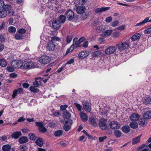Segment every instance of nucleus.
I'll return each mask as SVG.
<instances>
[{
	"label": "nucleus",
	"instance_id": "29",
	"mask_svg": "<svg viewBox=\"0 0 151 151\" xmlns=\"http://www.w3.org/2000/svg\"><path fill=\"white\" fill-rule=\"evenodd\" d=\"M112 30H108L105 31L102 34V36L104 37H107L110 36L112 32Z\"/></svg>",
	"mask_w": 151,
	"mask_h": 151
},
{
	"label": "nucleus",
	"instance_id": "37",
	"mask_svg": "<svg viewBox=\"0 0 151 151\" xmlns=\"http://www.w3.org/2000/svg\"><path fill=\"white\" fill-rule=\"evenodd\" d=\"M141 136V135H140L136 138H134L133 139L132 143L133 144H137L139 142L140 140V138Z\"/></svg>",
	"mask_w": 151,
	"mask_h": 151
},
{
	"label": "nucleus",
	"instance_id": "38",
	"mask_svg": "<svg viewBox=\"0 0 151 151\" xmlns=\"http://www.w3.org/2000/svg\"><path fill=\"white\" fill-rule=\"evenodd\" d=\"M101 51L97 50L94 51L92 53V56L93 58L97 57L99 56L101 54Z\"/></svg>",
	"mask_w": 151,
	"mask_h": 151
},
{
	"label": "nucleus",
	"instance_id": "50",
	"mask_svg": "<svg viewBox=\"0 0 151 151\" xmlns=\"http://www.w3.org/2000/svg\"><path fill=\"white\" fill-rule=\"evenodd\" d=\"M73 38V36L71 35H68L66 38V41L68 43H70Z\"/></svg>",
	"mask_w": 151,
	"mask_h": 151
},
{
	"label": "nucleus",
	"instance_id": "48",
	"mask_svg": "<svg viewBox=\"0 0 151 151\" xmlns=\"http://www.w3.org/2000/svg\"><path fill=\"white\" fill-rule=\"evenodd\" d=\"M23 35L20 34H16L15 35V38L17 40H21L23 37Z\"/></svg>",
	"mask_w": 151,
	"mask_h": 151
},
{
	"label": "nucleus",
	"instance_id": "15",
	"mask_svg": "<svg viewBox=\"0 0 151 151\" xmlns=\"http://www.w3.org/2000/svg\"><path fill=\"white\" fill-rule=\"evenodd\" d=\"M89 121L91 125L94 127L98 126L97 122V120L93 116H91L89 118Z\"/></svg>",
	"mask_w": 151,
	"mask_h": 151
},
{
	"label": "nucleus",
	"instance_id": "21",
	"mask_svg": "<svg viewBox=\"0 0 151 151\" xmlns=\"http://www.w3.org/2000/svg\"><path fill=\"white\" fill-rule=\"evenodd\" d=\"M150 17L145 18L142 21L139 23L137 24L135 26V27H138L140 26H142L145 24L146 23L148 22L149 19Z\"/></svg>",
	"mask_w": 151,
	"mask_h": 151
},
{
	"label": "nucleus",
	"instance_id": "51",
	"mask_svg": "<svg viewBox=\"0 0 151 151\" xmlns=\"http://www.w3.org/2000/svg\"><path fill=\"white\" fill-rule=\"evenodd\" d=\"M27 149V147L24 145H23L20 146V149L21 151H26Z\"/></svg>",
	"mask_w": 151,
	"mask_h": 151
},
{
	"label": "nucleus",
	"instance_id": "42",
	"mask_svg": "<svg viewBox=\"0 0 151 151\" xmlns=\"http://www.w3.org/2000/svg\"><path fill=\"white\" fill-rule=\"evenodd\" d=\"M63 133V132L62 130H57L55 132L54 135L56 137H59Z\"/></svg>",
	"mask_w": 151,
	"mask_h": 151
},
{
	"label": "nucleus",
	"instance_id": "31",
	"mask_svg": "<svg viewBox=\"0 0 151 151\" xmlns=\"http://www.w3.org/2000/svg\"><path fill=\"white\" fill-rule=\"evenodd\" d=\"M129 125L131 128L136 129L137 127L138 124L135 121L132 122L130 123Z\"/></svg>",
	"mask_w": 151,
	"mask_h": 151
},
{
	"label": "nucleus",
	"instance_id": "3",
	"mask_svg": "<svg viewBox=\"0 0 151 151\" xmlns=\"http://www.w3.org/2000/svg\"><path fill=\"white\" fill-rule=\"evenodd\" d=\"M50 60V59L48 56L43 55L40 58L39 62L41 64L44 65L49 63Z\"/></svg>",
	"mask_w": 151,
	"mask_h": 151
},
{
	"label": "nucleus",
	"instance_id": "45",
	"mask_svg": "<svg viewBox=\"0 0 151 151\" xmlns=\"http://www.w3.org/2000/svg\"><path fill=\"white\" fill-rule=\"evenodd\" d=\"M29 137L30 139L31 140H35L36 139V137L35 135L33 133L29 134Z\"/></svg>",
	"mask_w": 151,
	"mask_h": 151
},
{
	"label": "nucleus",
	"instance_id": "9",
	"mask_svg": "<svg viewBox=\"0 0 151 151\" xmlns=\"http://www.w3.org/2000/svg\"><path fill=\"white\" fill-rule=\"evenodd\" d=\"M55 47L56 45L55 43L52 41H50L47 43L46 49L49 51H52L54 50Z\"/></svg>",
	"mask_w": 151,
	"mask_h": 151
},
{
	"label": "nucleus",
	"instance_id": "64",
	"mask_svg": "<svg viewBox=\"0 0 151 151\" xmlns=\"http://www.w3.org/2000/svg\"><path fill=\"white\" fill-rule=\"evenodd\" d=\"M7 137L6 136L4 135L1 137H0V140L2 141H4L6 140Z\"/></svg>",
	"mask_w": 151,
	"mask_h": 151
},
{
	"label": "nucleus",
	"instance_id": "59",
	"mask_svg": "<svg viewBox=\"0 0 151 151\" xmlns=\"http://www.w3.org/2000/svg\"><path fill=\"white\" fill-rule=\"evenodd\" d=\"M17 93H18L17 91V89H15V90H14V91L13 92V93L12 95V98L13 99L14 98L17 96Z\"/></svg>",
	"mask_w": 151,
	"mask_h": 151
},
{
	"label": "nucleus",
	"instance_id": "22",
	"mask_svg": "<svg viewBox=\"0 0 151 151\" xmlns=\"http://www.w3.org/2000/svg\"><path fill=\"white\" fill-rule=\"evenodd\" d=\"M28 63L29 64H28V67L29 69L39 67L37 64H35V63H33L32 61H28Z\"/></svg>",
	"mask_w": 151,
	"mask_h": 151
},
{
	"label": "nucleus",
	"instance_id": "17",
	"mask_svg": "<svg viewBox=\"0 0 151 151\" xmlns=\"http://www.w3.org/2000/svg\"><path fill=\"white\" fill-rule=\"evenodd\" d=\"M139 118V116L137 113L133 114L130 116V119L132 121H137Z\"/></svg>",
	"mask_w": 151,
	"mask_h": 151
},
{
	"label": "nucleus",
	"instance_id": "30",
	"mask_svg": "<svg viewBox=\"0 0 151 151\" xmlns=\"http://www.w3.org/2000/svg\"><path fill=\"white\" fill-rule=\"evenodd\" d=\"M66 17L63 15H61L60 16L59 18L58 21L60 23H64L65 21Z\"/></svg>",
	"mask_w": 151,
	"mask_h": 151
},
{
	"label": "nucleus",
	"instance_id": "8",
	"mask_svg": "<svg viewBox=\"0 0 151 151\" xmlns=\"http://www.w3.org/2000/svg\"><path fill=\"white\" fill-rule=\"evenodd\" d=\"M22 62L18 60H14L11 63V65L15 68H22Z\"/></svg>",
	"mask_w": 151,
	"mask_h": 151
},
{
	"label": "nucleus",
	"instance_id": "5",
	"mask_svg": "<svg viewBox=\"0 0 151 151\" xmlns=\"http://www.w3.org/2000/svg\"><path fill=\"white\" fill-rule=\"evenodd\" d=\"M73 123L72 120H69L65 122V124L63 127V129L65 131L69 130L71 128V126Z\"/></svg>",
	"mask_w": 151,
	"mask_h": 151
},
{
	"label": "nucleus",
	"instance_id": "11",
	"mask_svg": "<svg viewBox=\"0 0 151 151\" xmlns=\"http://www.w3.org/2000/svg\"><path fill=\"white\" fill-rule=\"evenodd\" d=\"M0 4H1V5H2V8H3V10L4 11H9L11 9V6L8 4H5L4 2V1H0Z\"/></svg>",
	"mask_w": 151,
	"mask_h": 151
},
{
	"label": "nucleus",
	"instance_id": "34",
	"mask_svg": "<svg viewBox=\"0 0 151 151\" xmlns=\"http://www.w3.org/2000/svg\"><path fill=\"white\" fill-rule=\"evenodd\" d=\"M63 116L66 119H69L71 117V114L67 111H65L63 112Z\"/></svg>",
	"mask_w": 151,
	"mask_h": 151
},
{
	"label": "nucleus",
	"instance_id": "36",
	"mask_svg": "<svg viewBox=\"0 0 151 151\" xmlns=\"http://www.w3.org/2000/svg\"><path fill=\"white\" fill-rule=\"evenodd\" d=\"M7 12L2 9H0V18H4L6 16Z\"/></svg>",
	"mask_w": 151,
	"mask_h": 151
},
{
	"label": "nucleus",
	"instance_id": "28",
	"mask_svg": "<svg viewBox=\"0 0 151 151\" xmlns=\"http://www.w3.org/2000/svg\"><path fill=\"white\" fill-rule=\"evenodd\" d=\"M35 79L36 81L33 83V84L35 87H38L41 85V83L40 82L37 81V80L38 79H41V78L40 77L35 78Z\"/></svg>",
	"mask_w": 151,
	"mask_h": 151
},
{
	"label": "nucleus",
	"instance_id": "12",
	"mask_svg": "<svg viewBox=\"0 0 151 151\" xmlns=\"http://www.w3.org/2000/svg\"><path fill=\"white\" fill-rule=\"evenodd\" d=\"M88 55L89 53L88 51H83L79 53L78 57L80 59H83L88 56Z\"/></svg>",
	"mask_w": 151,
	"mask_h": 151
},
{
	"label": "nucleus",
	"instance_id": "14",
	"mask_svg": "<svg viewBox=\"0 0 151 151\" xmlns=\"http://www.w3.org/2000/svg\"><path fill=\"white\" fill-rule=\"evenodd\" d=\"M60 24L58 21L56 20H54L52 23L53 28L55 29H58L60 27Z\"/></svg>",
	"mask_w": 151,
	"mask_h": 151
},
{
	"label": "nucleus",
	"instance_id": "4",
	"mask_svg": "<svg viewBox=\"0 0 151 151\" xmlns=\"http://www.w3.org/2000/svg\"><path fill=\"white\" fill-rule=\"evenodd\" d=\"M109 126L110 128L112 129H118L120 128V124L117 121H113L110 122Z\"/></svg>",
	"mask_w": 151,
	"mask_h": 151
},
{
	"label": "nucleus",
	"instance_id": "6",
	"mask_svg": "<svg viewBox=\"0 0 151 151\" xmlns=\"http://www.w3.org/2000/svg\"><path fill=\"white\" fill-rule=\"evenodd\" d=\"M43 123L40 122H35L36 125L39 127V129L40 132L44 133L45 132L47 129L44 127Z\"/></svg>",
	"mask_w": 151,
	"mask_h": 151
},
{
	"label": "nucleus",
	"instance_id": "58",
	"mask_svg": "<svg viewBox=\"0 0 151 151\" xmlns=\"http://www.w3.org/2000/svg\"><path fill=\"white\" fill-rule=\"evenodd\" d=\"M107 138L106 136H104L103 137H100L99 138V141L100 142H102L104 141V140Z\"/></svg>",
	"mask_w": 151,
	"mask_h": 151
},
{
	"label": "nucleus",
	"instance_id": "61",
	"mask_svg": "<svg viewBox=\"0 0 151 151\" xmlns=\"http://www.w3.org/2000/svg\"><path fill=\"white\" fill-rule=\"evenodd\" d=\"M68 105H61L60 106V109L61 110L64 111L65 110L66 108L68 107Z\"/></svg>",
	"mask_w": 151,
	"mask_h": 151
},
{
	"label": "nucleus",
	"instance_id": "16",
	"mask_svg": "<svg viewBox=\"0 0 151 151\" xmlns=\"http://www.w3.org/2000/svg\"><path fill=\"white\" fill-rule=\"evenodd\" d=\"M22 135V133L20 131H16L12 133L11 135L12 138L15 139H17L19 138Z\"/></svg>",
	"mask_w": 151,
	"mask_h": 151
},
{
	"label": "nucleus",
	"instance_id": "43",
	"mask_svg": "<svg viewBox=\"0 0 151 151\" xmlns=\"http://www.w3.org/2000/svg\"><path fill=\"white\" fill-rule=\"evenodd\" d=\"M7 65V63L5 60L2 59H0V66L5 67Z\"/></svg>",
	"mask_w": 151,
	"mask_h": 151
},
{
	"label": "nucleus",
	"instance_id": "57",
	"mask_svg": "<svg viewBox=\"0 0 151 151\" xmlns=\"http://www.w3.org/2000/svg\"><path fill=\"white\" fill-rule=\"evenodd\" d=\"M75 106L77 108V109L79 111H80L81 110V106L78 104L75 103H74Z\"/></svg>",
	"mask_w": 151,
	"mask_h": 151
},
{
	"label": "nucleus",
	"instance_id": "41",
	"mask_svg": "<svg viewBox=\"0 0 151 151\" xmlns=\"http://www.w3.org/2000/svg\"><path fill=\"white\" fill-rule=\"evenodd\" d=\"M77 40V38H75L73 40V44H75L76 47H78L80 46V45L81 43L78 40L76 41V40Z\"/></svg>",
	"mask_w": 151,
	"mask_h": 151
},
{
	"label": "nucleus",
	"instance_id": "40",
	"mask_svg": "<svg viewBox=\"0 0 151 151\" xmlns=\"http://www.w3.org/2000/svg\"><path fill=\"white\" fill-rule=\"evenodd\" d=\"M114 134L117 137H119L122 136V132L119 130H115L114 131Z\"/></svg>",
	"mask_w": 151,
	"mask_h": 151
},
{
	"label": "nucleus",
	"instance_id": "27",
	"mask_svg": "<svg viewBox=\"0 0 151 151\" xmlns=\"http://www.w3.org/2000/svg\"><path fill=\"white\" fill-rule=\"evenodd\" d=\"M43 141L42 139L41 138H39L35 141V143L38 146L42 147L43 145Z\"/></svg>",
	"mask_w": 151,
	"mask_h": 151
},
{
	"label": "nucleus",
	"instance_id": "53",
	"mask_svg": "<svg viewBox=\"0 0 151 151\" xmlns=\"http://www.w3.org/2000/svg\"><path fill=\"white\" fill-rule=\"evenodd\" d=\"M87 0H77V3L81 5H84L86 2Z\"/></svg>",
	"mask_w": 151,
	"mask_h": 151
},
{
	"label": "nucleus",
	"instance_id": "35",
	"mask_svg": "<svg viewBox=\"0 0 151 151\" xmlns=\"http://www.w3.org/2000/svg\"><path fill=\"white\" fill-rule=\"evenodd\" d=\"M139 125L144 126L147 125V123L144 118L140 119L139 122Z\"/></svg>",
	"mask_w": 151,
	"mask_h": 151
},
{
	"label": "nucleus",
	"instance_id": "1",
	"mask_svg": "<svg viewBox=\"0 0 151 151\" xmlns=\"http://www.w3.org/2000/svg\"><path fill=\"white\" fill-rule=\"evenodd\" d=\"M129 41L127 40L125 42H120L117 44L116 46V47L120 51H122L127 49L129 47Z\"/></svg>",
	"mask_w": 151,
	"mask_h": 151
},
{
	"label": "nucleus",
	"instance_id": "23",
	"mask_svg": "<svg viewBox=\"0 0 151 151\" xmlns=\"http://www.w3.org/2000/svg\"><path fill=\"white\" fill-rule=\"evenodd\" d=\"M143 116L145 119H148L151 118V111H146L143 114Z\"/></svg>",
	"mask_w": 151,
	"mask_h": 151
},
{
	"label": "nucleus",
	"instance_id": "19",
	"mask_svg": "<svg viewBox=\"0 0 151 151\" xmlns=\"http://www.w3.org/2000/svg\"><path fill=\"white\" fill-rule=\"evenodd\" d=\"M83 106L87 112H90L91 111V108L90 104L88 103H84L83 105Z\"/></svg>",
	"mask_w": 151,
	"mask_h": 151
},
{
	"label": "nucleus",
	"instance_id": "63",
	"mask_svg": "<svg viewBox=\"0 0 151 151\" xmlns=\"http://www.w3.org/2000/svg\"><path fill=\"white\" fill-rule=\"evenodd\" d=\"M5 41V38L4 36L2 35H0V41L1 42H4Z\"/></svg>",
	"mask_w": 151,
	"mask_h": 151
},
{
	"label": "nucleus",
	"instance_id": "39",
	"mask_svg": "<svg viewBox=\"0 0 151 151\" xmlns=\"http://www.w3.org/2000/svg\"><path fill=\"white\" fill-rule=\"evenodd\" d=\"M143 103L145 105L151 104V98L150 97L146 98L144 100Z\"/></svg>",
	"mask_w": 151,
	"mask_h": 151
},
{
	"label": "nucleus",
	"instance_id": "44",
	"mask_svg": "<svg viewBox=\"0 0 151 151\" xmlns=\"http://www.w3.org/2000/svg\"><path fill=\"white\" fill-rule=\"evenodd\" d=\"M8 31L10 33H13L15 32L16 31V29L15 27L11 26L9 27Z\"/></svg>",
	"mask_w": 151,
	"mask_h": 151
},
{
	"label": "nucleus",
	"instance_id": "54",
	"mask_svg": "<svg viewBox=\"0 0 151 151\" xmlns=\"http://www.w3.org/2000/svg\"><path fill=\"white\" fill-rule=\"evenodd\" d=\"M6 70L7 71L9 72H13L14 70V68L13 67L8 66L6 68Z\"/></svg>",
	"mask_w": 151,
	"mask_h": 151
},
{
	"label": "nucleus",
	"instance_id": "33",
	"mask_svg": "<svg viewBox=\"0 0 151 151\" xmlns=\"http://www.w3.org/2000/svg\"><path fill=\"white\" fill-rule=\"evenodd\" d=\"M28 61H26L24 62L23 63H22V69L29 70L28 67Z\"/></svg>",
	"mask_w": 151,
	"mask_h": 151
},
{
	"label": "nucleus",
	"instance_id": "13",
	"mask_svg": "<svg viewBox=\"0 0 151 151\" xmlns=\"http://www.w3.org/2000/svg\"><path fill=\"white\" fill-rule=\"evenodd\" d=\"M86 10V7L83 6H78L76 9L77 12L80 14L83 13Z\"/></svg>",
	"mask_w": 151,
	"mask_h": 151
},
{
	"label": "nucleus",
	"instance_id": "25",
	"mask_svg": "<svg viewBox=\"0 0 151 151\" xmlns=\"http://www.w3.org/2000/svg\"><path fill=\"white\" fill-rule=\"evenodd\" d=\"M28 141V138L25 136L20 137L19 139V142L20 144L25 143Z\"/></svg>",
	"mask_w": 151,
	"mask_h": 151
},
{
	"label": "nucleus",
	"instance_id": "18",
	"mask_svg": "<svg viewBox=\"0 0 151 151\" xmlns=\"http://www.w3.org/2000/svg\"><path fill=\"white\" fill-rule=\"evenodd\" d=\"M141 36V35L139 33H136L131 37V39L133 41H136L139 39Z\"/></svg>",
	"mask_w": 151,
	"mask_h": 151
},
{
	"label": "nucleus",
	"instance_id": "24",
	"mask_svg": "<svg viewBox=\"0 0 151 151\" xmlns=\"http://www.w3.org/2000/svg\"><path fill=\"white\" fill-rule=\"evenodd\" d=\"M81 118L83 122H86L88 120V116L87 115L84 113L81 112L80 113Z\"/></svg>",
	"mask_w": 151,
	"mask_h": 151
},
{
	"label": "nucleus",
	"instance_id": "20",
	"mask_svg": "<svg viewBox=\"0 0 151 151\" xmlns=\"http://www.w3.org/2000/svg\"><path fill=\"white\" fill-rule=\"evenodd\" d=\"M109 7H101L100 8H98L96 9L95 10V12L96 13H98L99 12H101L104 11H106L109 9Z\"/></svg>",
	"mask_w": 151,
	"mask_h": 151
},
{
	"label": "nucleus",
	"instance_id": "2",
	"mask_svg": "<svg viewBox=\"0 0 151 151\" xmlns=\"http://www.w3.org/2000/svg\"><path fill=\"white\" fill-rule=\"evenodd\" d=\"M107 120L104 118L99 119V128L102 130H106L108 126L106 124Z\"/></svg>",
	"mask_w": 151,
	"mask_h": 151
},
{
	"label": "nucleus",
	"instance_id": "10",
	"mask_svg": "<svg viewBox=\"0 0 151 151\" xmlns=\"http://www.w3.org/2000/svg\"><path fill=\"white\" fill-rule=\"evenodd\" d=\"M116 50L115 47L113 46L108 47L105 50V52L107 55L113 54Z\"/></svg>",
	"mask_w": 151,
	"mask_h": 151
},
{
	"label": "nucleus",
	"instance_id": "52",
	"mask_svg": "<svg viewBox=\"0 0 151 151\" xmlns=\"http://www.w3.org/2000/svg\"><path fill=\"white\" fill-rule=\"evenodd\" d=\"M29 89L30 91L33 93L37 92L38 91V89L36 88L33 86H30L29 88Z\"/></svg>",
	"mask_w": 151,
	"mask_h": 151
},
{
	"label": "nucleus",
	"instance_id": "32",
	"mask_svg": "<svg viewBox=\"0 0 151 151\" xmlns=\"http://www.w3.org/2000/svg\"><path fill=\"white\" fill-rule=\"evenodd\" d=\"M11 147L9 145H6L2 147V150L3 151H9L10 150Z\"/></svg>",
	"mask_w": 151,
	"mask_h": 151
},
{
	"label": "nucleus",
	"instance_id": "56",
	"mask_svg": "<svg viewBox=\"0 0 151 151\" xmlns=\"http://www.w3.org/2000/svg\"><path fill=\"white\" fill-rule=\"evenodd\" d=\"M145 33L147 34H151V27L147 28L145 30Z\"/></svg>",
	"mask_w": 151,
	"mask_h": 151
},
{
	"label": "nucleus",
	"instance_id": "49",
	"mask_svg": "<svg viewBox=\"0 0 151 151\" xmlns=\"http://www.w3.org/2000/svg\"><path fill=\"white\" fill-rule=\"evenodd\" d=\"M60 39L57 37L54 36L51 37V40L50 41H60Z\"/></svg>",
	"mask_w": 151,
	"mask_h": 151
},
{
	"label": "nucleus",
	"instance_id": "55",
	"mask_svg": "<svg viewBox=\"0 0 151 151\" xmlns=\"http://www.w3.org/2000/svg\"><path fill=\"white\" fill-rule=\"evenodd\" d=\"M19 34H24L26 32V30L24 28H21L19 29L17 31Z\"/></svg>",
	"mask_w": 151,
	"mask_h": 151
},
{
	"label": "nucleus",
	"instance_id": "46",
	"mask_svg": "<svg viewBox=\"0 0 151 151\" xmlns=\"http://www.w3.org/2000/svg\"><path fill=\"white\" fill-rule=\"evenodd\" d=\"M74 45L73 44H72L70 47L66 51L65 54H67L69 52L72 51L74 48Z\"/></svg>",
	"mask_w": 151,
	"mask_h": 151
},
{
	"label": "nucleus",
	"instance_id": "7",
	"mask_svg": "<svg viewBox=\"0 0 151 151\" xmlns=\"http://www.w3.org/2000/svg\"><path fill=\"white\" fill-rule=\"evenodd\" d=\"M65 15L69 21L72 20L74 18L75 15L74 12L71 9L68 10L66 11Z\"/></svg>",
	"mask_w": 151,
	"mask_h": 151
},
{
	"label": "nucleus",
	"instance_id": "60",
	"mask_svg": "<svg viewBox=\"0 0 151 151\" xmlns=\"http://www.w3.org/2000/svg\"><path fill=\"white\" fill-rule=\"evenodd\" d=\"M112 20V18L111 16H110L106 18L105 21L108 23H109L111 22Z\"/></svg>",
	"mask_w": 151,
	"mask_h": 151
},
{
	"label": "nucleus",
	"instance_id": "47",
	"mask_svg": "<svg viewBox=\"0 0 151 151\" xmlns=\"http://www.w3.org/2000/svg\"><path fill=\"white\" fill-rule=\"evenodd\" d=\"M104 27L103 25H101L97 27L96 30L98 32H100L104 30Z\"/></svg>",
	"mask_w": 151,
	"mask_h": 151
},
{
	"label": "nucleus",
	"instance_id": "26",
	"mask_svg": "<svg viewBox=\"0 0 151 151\" xmlns=\"http://www.w3.org/2000/svg\"><path fill=\"white\" fill-rule=\"evenodd\" d=\"M122 129L124 133H127L130 131V128L128 126L125 125L122 127Z\"/></svg>",
	"mask_w": 151,
	"mask_h": 151
},
{
	"label": "nucleus",
	"instance_id": "62",
	"mask_svg": "<svg viewBox=\"0 0 151 151\" xmlns=\"http://www.w3.org/2000/svg\"><path fill=\"white\" fill-rule=\"evenodd\" d=\"M119 23V21L117 20L116 21L114 22H113L111 23V26L113 27H114L115 26L117 25Z\"/></svg>",
	"mask_w": 151,
	"mask_h": 151
}]
</instances>
